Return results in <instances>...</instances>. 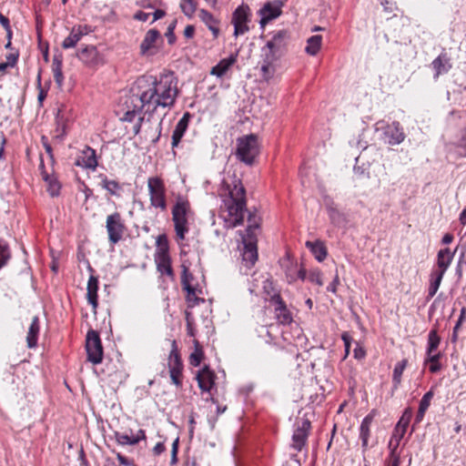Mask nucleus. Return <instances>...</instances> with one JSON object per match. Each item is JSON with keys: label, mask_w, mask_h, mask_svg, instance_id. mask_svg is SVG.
I'll return each mask as SVG.
<instances>
[{"label": "nucleus", "mask_w": 466, "mask_h": 466, "mask_svg": "<svg viewBox=\"0 0 466 466\" xmlns=\"http://www.w3.org/2000/svg\"><path fill=\"white\" fill-rule=\"evenodd\" d=\"M177 96V80L173 73H163L158 77L141 76L131 87V95L126 101L127 111L121 119L132 122L142 111L152 115L158 107H171Z\"/></svg>", "instance_id": "1"}, {"label": "nucleus", "mask_w": 466, "mask_h": 466, "mask_svg": "<svg viewBox=\"0 0 466 466\" xmlns=\"http://www.w3.org/2000/svg\"><path fill=\"white\" fill-rule=\"evenodd\" d=\"M228 198L224 199V205L228 211L233 227L243 223L246 209V190L239 179L235 178L228 185Z\"/></svg>", "instance_id": "2"}, {"label": "nucleus", "mask_w": 466, "mask_h": 466, "mask_svg": "<svg viewBox=\"0 0 466 466\" xmlns=\"http://www.w3.org/2000/svg\"><path fill=\"white\" fill-rule=\"evenodd\" d=\"M259 227V219L256 215L249 214L248 227L242 235V259L248 267H252L258 260L257 231Z\"/></svg>", "instance_id": "3"}, {"label": "nucleus", "mask_w": 466, "mask_h": 466, "mask_svg": "<svg viewBox=\"0 0 466 466\" xmlns=\"http://www.w3.org/2000/svg\"><path fill=\"white\" fill-rule=\"evenodd\" d=\"M287 32L279 31L261 48L259 63L278 65L286 46Z\"/></svg>", "instance_id": "4"}, {"label": "nucleus", "mask_w": 466, "mask_h": 466, "mask_svg": "<svg viewBox=\"0 0 466 466\" xmlns=\"http://www.w3.org/2000/svg\"><path fill=\"white\" fill-rule=\"evenodd\" d=\"M260 151L258 138L256 135L250 134L238 138L237 158L247 166L254 165Z\"/></svg>", "instance_id": "5"}, {"label": "nucleus", "mask_w": 466, "mask_h": 466, "mask_svg": "<svg viewBox=\"0 0 466 466\" xmlns=\"http://www.w3.org/2000/svg\"><path fill=\"white\" fill-rule=\"evenodd\" d=\"M190 205L187 200L178 198L172 208V219L174 222L176 236L178 240H184L188 232V216Z\"/></svg>", "instance_id": "6"}, {"label": "nucleus", "mask_w": 466, "mask_h": 466, "mask_svg": "<svg viewBox=\"0 0 466 466\" xmlns=\"http://www.w3.org/2000/svg\"><path fill=\"white\" fill-rule=\"evenodd\" d=\"M375 132H382L383 140L390 146L400 145L405 140L406 135L400 122L393 121L389 124L385 121H378L374 125Z\"/></svg>", "instance_id": "7"}, {"label": "nucleus", "mask_w": 466, "mask_h": 466, "mask_svg": "<svg viewBox=\"0 0 466 466\" xmlns=\"http://www.w3.org/2000/svg\"><path fill=\"white\" fill-rule=\"evenodd\" d=\"M147 188L150 205L161 211L167 209L166 187L164 181L158 177H150L147 179Z\"/></svg>", "instance_id": "8"}, {"label": "nucleus", "mask_w": 466, "mask_h": 466, "mask_svg": "<svg viewBox=\"0 0 466 466\" xmlns=\"http://www.w3.org/2000/svg\"><path fill=\"white\" fill-rule=\"evenodd\" d=\"M86 350L87 360L97 365L103 360V347L99 334L96 330H89L86 338Z\"/></svg>", "instance_id": "9"}, {"label": "nucleus", "mask_w": 466, "mask_h": 466, "mask_svg": "<svg viewBox=\"0 0 466 466\" xmlns=\"http://www.w3.org/2000/svg\"><path fill=\"white\" fill-rule=\"evenodd\" d=\"M251 21V11L248 5L242 4L232 14L234 35L238 37L249 31L248 23Z\"/></svg>", "instance_id": "10"}, {"label": "nucleus", "mask_w": 466, "mask_h": 466, "mask_svg": "<svg viewBox=\"0 0 466 466\" xmlns=\"http://www.w3.org/2000/svg\"><path fill=\"white\" fill-rule=\"evenodd\" d=\"M167 366L172 383L175 384L177 387H180L182 385L181 376L183 364L178 354L175 340L172 341V349L168 356Z\"/></svg>", "instance_id": "11"}, {"label": "nucleus", "mask_w": 466, "mask_h": 466, "mask_svg": "<svg viewBox=\"0 0 466 466\" xmlns=\"http://www.w3.org/2000/svg\"><path fill=\"white\" fill-rule=\"evenodd\" d=\"M77 58L88 67H97L105 64L104 56L97 50L96 46L88 45L81 48Z\"/></svg>", "instance_id": "12"}, {"label": "nucleus", "mask_w": 466, "mask_h": 466, "mask_svg": "<svg viewBox=\"0 0 466 466\" xmlns=\"http://www.w3.org/2000/svg\"><path fill=\"white\" fill-rule=\"evenodd\" d=\"M106 228L111 244L120 241L125 231V225L119 213L115 212L107 216Z\"/></svg>", "instance_id": "13"}, {"label": "nucleus", "mask_w": 466, "mask_h": 466, "mask_svg": "<svg viewBox=\"0 0 466 466\" xmlns=\"http://www.w3.org/2000/svg\"><path fill=\"white\" fill-rule=\"evenodd\" d=\"M92 32H94V28L89 25H74L69 35L62 42L61 46L64 49L74 48L85 35H87Z\"/></svg>", "instance_id": "14"}, {"label": "nucleus", "mask_w": 466, "mask_h": 466, "mask_svg": "<svg viewBox=\"0 0 466 466\" xmlns=\"http://www.w3.org/2000/svg\"><path fill=\"white\" fill-rule=\"evenodd\" d=\"M269 302L274 307L276 319L279 323L287 325L292 322V315L279 293L273 294L269 299Z\"/></svg>", "instance_id": "15"}, {"label": "nucleus", "mask_w": 466, "mask_h": 466, "mask_svg": "<svg viewBox=\"0 0 466 466\" xmlns=\"http://www.w3.org/2000/svg\"><path fill=\"white\" fill-rule=\"evenodd\" d=\"M282 5L283 3L279 0H274L272 2L266 3L258 11V14L260 15V25L264 26L269 21L279 16L281 14Z\"/></svg>", "instance_id": "16"}, {"label": "nucleus", "mask_w": 466, "mask_h": 466, "mask_svg": "<svg viewBox=\"0 0 466 466\" xmlns=\"http://www.w3.org/2000/svg\"><path fill=\"white\" fill-rule=\"evenodd\" d=\"M309 430L310 421L308 419L302 420L298 425L292 435V447L296 451H300L305 446Z\"/></svg>", "instance_id": "17"}, {"label": "nucleus", "mask_w": 466, "mask_h": 466, "mask_svg": "<svg viewBox=\"0 0 466 466\" xmlns=\"http://www.w3.org/2000/svg\"><path fill=\"white\" fill-rule=\"evenodd\" d=\"M160 38V33L157 29H150L147 32L140 44V53L143 56L155 54L157 41Z\"/></svg>", "instance_id": "18"}, {"label": "nucleus", "mask_w": 466, "mask_h": 466, "mask_svg": "<svg viewBox=\"0 0 466 466\" xmlns=\"http://www.w3.org/2000/svg\"><path fill=\"white\" fill-rule=\"evenodd\" d=\"M215 377L214 372L208 366L201 369L196 377L199 389L202 391L210 392L215 384Z\"/></svg>", "instance_id": "19"}, {"label": "nucleus", "mask_w": 466, "mask_h": 466, "mask_svg": "<svg viewBox=\"0 0 466 466\" xmlns=\"http://www.w3.org/2000/svg\"><path fill=\"white\" fill-rule=\"evenodd\" d=\"M190 118L191 114L189 112H186L179 119V121L177 123L172 134V148H175L179 145L181 138L183 137L188 127Z\"/></svg>", "instance_id": "20"}, {"label": "nucleus", "mask_w": 466, "mask_h": 466, "mask_svg": "<svg viewBox=\"0 0 466 466\" xmlns=\"http://www.w3.org/2000/svg\"><path fill=\"white\" fill-rule=\"evenodd\" d=\"M455 252L456 250L451 251L449 248L440 249L437 254V269L433 271L445 274L453 260Z\"/></svg>", "instance_id": "21"}, {"label": "nucleus", "mask_w": 466, "mask_h": 466, "mask_svg": "<svg viewBox=\"0 0 466 466\" xmlns=\"http://www.w3.org/2000/svg\"><path fill=\"white\" fill-rule=\"evenodd\" d=\"M236 62L237 55H230L228 57L221 59L215 66L211 68L210 75L221 78L228 72V70Z\"/></svg>", "instance_id": "22"}, {"label": "nucleus", "mask_w": 466, "mask_h": 466, "mask_svg": "<svg viewBox=\"0 0 466 466\" xmlns=\"http://www.w3.org/2000/svg\"><path fill=\"white\" fill-rule=\"evenodd\" d=\"M156 263L157 270L167 276H173V270L171 268V260L168 252L162 248V251H158L156 256Z\"/></svg>", "instance_id": "23"}, {"label": "nucleus", "mask_w": 466, "mask_h": 466, "mask_svg": "<svg viewBox=\"0 0 466 466\" xmlns=\"http://www.w3.org/2000/svg\"><path fill=\"white\" fill-rule=\"evenodd\" d=\"M198 16L200 20L211 31L213 36L217 38L219 35V20L206 9H200L198 12Z\"/></svg>", "instance_id": "24"}, {"label": "nucleus", "mask_w": 466, "mask_h": 466, "mask_svg": "<svg viewBox=\"0 0 466 466\" xmlns=\"http://www.w3.org/2000/svg\"><path fill=\"white\" fill-rule=\"evenodd\" d=\"M115 438L119 445L126 446L138 443L141 440L146 438V435L143 430H139L136 435L115 432Z\"/></svg>", "instance_id": "25"}, {"label": "nucleus", "mask_w": 466, "mask_h": 466, "mask_svg": "<svg viewBox=\"0 0 466 466\" xmlns=\"http://www.w3.org/2000/svg\"><path fill=\"white\" fill-rule=\"evenodd\" d=\"M373 421V415L368 414L361 421L360 427V439L364 451L368 449L369 439L370 436V426Z\"/></svg>", "instance_id": "26"}, {"label": "nucleus", "mask_w": 466, "mask_h": 466, "mask_svg": "<svg viewBox=\"0 0 466 466\" xmlns=\"http://www.w3.org/2000/svg\"><path fill=\"white\" fill-rule=\"evenodd\" d=\"M97 290H98V279L96 277L91 275L87 281L86 287V299L89 304L92 305L93 309L97 307Z\"/></svg>", "instance_id": "27"}, {"label": "nucleus", "mask_w": 466, "mask_h": 466, "mask_svg": "<svg viewBox=\"0 0 466 466\" xmlns=\"http://www.w3.org/2000/svg\"><path fill=\"white\" fill-rule=\"evenodd\" d=\"M39 331H40L39 318L37 316H35L32 319L30 326H29L27 336H26V343H27L28 348L32 349V348L36 347Z\"/></svg>", "instance_id": "28"}, {"label": "nucleus", "mask_w": 466, "mask_h": 466, "mask_svg": "<svg viewBox=\"0 0 466 466\" xmlns=\"http://www.w3.org/2000/svg\"><path fill=\"white\" fill-rule=\"evenodd\" d=\"M306 247L310 250L319 262L323 261L327 258V248L322 241H307Z\"/></svg>", "instance_id": "29"}, {"label": "nucleus", "mask_w": 466, "mask_h": 466, "mask_svg": "<svg viewBox=\"0 0 466 466\" xmlns=\"http://www.w3.org/2000/svg\"><path fill=\"white\" fill-rule=\"evenodd\" d=\"M78 163L86 168L95 170L97 167L96 151L86 147V148L83 150L81 159L78 160Z\"/></svg>", "instance_id": "30"}, {"label": "nucleus", "mask_w": 466, "mask_h": 466, "mask_svg": "<svg viewBox=\"0 0 466 466\" xmlns=\"http://www.w3.org/2000/svg\"><path fill=\"white\" fill-rule=\"evenodd\" d=\"M63 62L61 56H55L52 61V72L54 76V79L56 84L59 88L63 86L64 84V75L62 71Z\"/></svg>", "instance_id": "31"}, {"label": "nucleus", "mask_w": 466, "mask_h": 466, "mask_svg": "<svg viewBox=\"0 0 466 466\" xmlns=\"http://www.w3.org/2000/svg\"><path fill=\"white\" fill-rule=\"evenodd\" d=\"M431 66L435 71V77L447 73L451 67L449 59L445 56H439L435 58L431 63Z\"/></svg>", "instance_id": "32"}, {"label": "nucleus", "mask_w": 466, "mask_h": 466, "mask_svg": "<svg viewBox=\"0 0 466 466\" xmlns=\"http://www.w3.org/2000/svg\"><path fill=\"white\" fill-rule=\"evenodd\" d=\"M407 365H408L407 360H402L395 365L394 370H393V374H392V382H393L394 390L399 388V386L401 382L402 373H403L404 370L406 369Z\"/></svg>", "instance_id": "33"}, {"label": "nucleus", "mask_w": 466, "mask_h": 466, "mask_svg": "<svg viewBox=\"0 0 466 466\" xmlns=\"http://www.w3.org/2000/svg\"><path fill=\"white\" fill-rule=\"evenodd\" d=\"M322 37L320 35H312L307 41L305 51L310 56H315L320 49Z\"/></svg>", "instance_id": "34"}, {"label": "nucleus", "mask_w": 466, "mask_h": 466, "mask_svg": "<svg viewBox=\"0 0 466 466\" xmlns=\"http://www.w3.org/2000/svg\"><path fill=\"white\" fill-rule=\"evenodd\" d=\"M44 180L47 183V191L51 197H57L60 192V184L56 177H53L46 174L45 171L42 172Z\"/></svg>", "instance_id": "35"}, {"label": "nucleus", "mask_w": 466, "mask_h": 466, "mask_svg": "<svg viewBox=\"0 0 466 466\" xmlns=\"http://www.w3.org/2000/svg\"><path fill=\"white\" fill-rule=\"evenodd\" d=\"M259 65L262 79L266 82L272 80L275 77L278 65L265 63H259Z\"/></svg>", "instance_id": "36"}, {"label": "nucleus", "mask_w": 466, "mask_h": 466, "mask_svg": "<svg viewBox=\"0 0 466 466\" xmlns=\"http://www.w3.org/2000/svg\"><path fill=\"white\" fill-rule=\"evenodd\" d=\"M11 256L8 243L5 239L0 238V269L7 265Z\"/></svg>", "instance_id": "37"}, {"label": "nucleus", "mask_w": 466, "mask_h": 466, "mask_svg": "<svg viewBox=\"0 0 466 466\" xmlns=\"http://www.w3.org/2000/svg\"><path fill=\"white\" fill-rule=\"evenodd\" d=\"M412 418V410L410 408H407L401 417L400 418L399 421L397 422L395 426V430L402 431L403 432H406L407 428L410 422V420Z\"/></svg>", "instance_id": "38"}, {"label": "nucleus", "mask_w": 466, "mask_h": 466, "mask_svg": "<svg viewBox=\"0 0 466 466\" xmlns=\"http://www.w3.org/2000/svg\"><path fill=\"white\" fill-rule=\"evenodd\" d=\"M101 186L111 195L118 196L121 189V186L116 180H109L106 177L101 181Z\"/></svg>", "instance_id": "39"}, {"label": "nucleus", "mask_w": 466, "mask_h": 466, "mask_svg": "<svg viewBox=\"0 0 466 466\" xmlns=\"http://www.w3.org/2000/svg\"><path fill=\"white\" fill-rule=\"evenodd\" d=\"M441 339L436 329H431L428 335L427 353L435 352L440 345Z\"/></svg>", "instance_id": "40"}, {"label": "nucleus", "mask_w": 466, "mask_h": 466, "mask_svg": "<svg viewBox=\"0 0 466 466\" xmlns=\"http://www.w3.org/2000/svg\"><path fill=\"white\" fill-rule=\"evenodd\" d=\"M285 267V273L289 283H292L297 280V269L298 264L288 260Z\"/></svg>", "instance_id": "41"}, {"label": "nucleus", "mask_w": 466, "mask_h": 466, "mask_svg": "<svg viewBox=\"0 0 466 466\" xmlns=\"http://www.w3.org/2000/svg\"><path fill=\"white\" fill-rule=\"evenodd\" d=\"M406 432H403L402 431L399 430H393L392 435L390 437V440L389 441L388 447L389 450H397L400 445V441L403 439Z\"/></svg>", "instance_id": "42"}, {"label": "nucleus", "mask_w": 466, "mask_h": 466, "mask_svg": "<svg viewBox=\"0 0 466 466\" xmlns=\"http://www.w3.org/2000/svg\"><path fill=\"white\" fill-rule=\"evenodd\" d=\"M180 7L185 15L192 17L197 9V5L193 0H182Z\"/></svg>", "instance_id": "43"}, {"label": "nucleus", "mask_w": 466, "mask_h": 466, "mask_svg": "<svg viewBox=\"0 0 466 466\" xmlns=\"http://www.w3.org/2000/svg\"><path fill=\"white\" fill-rule=\"evenodd\" d=\"M328 213L331 222L334 225L339 226L344 221L343 215L337 208L333 207H329Z\"/></svg>", "instance_id": "44"}, {"label": "nucleus", "mask_w": 466, "mask_h": 466, "mask_svg": "<svg viewBox=\"0 0 466 466\" xmlns=\"http://www.w3.org/2000/svg\"><path fill=\"white\" fill-rule=\"evenodd\" d=\"M308 279L318 286L323 285L322 274L319 269L311 270L308 276Z\"/></svg>", "instance_id": "45"}, {"label": "nucleus", "mask_w": 466, "mask_h": 466, "mask_svg": "<svg viewBox=\"0 0 466 466\" xmlns=\"http://www.w3.org/2000/svg\"><path fill=\"white\" fill-rule=\"evenodd\" d=\"M432 398H433L432 390H429L428 392H426L420 401L419 409H421V410H427L431 404Z\"/></svg>", "instance_id": "46"}, {"label": "nucleus", "mask_w": 466, "mask_h": 466, "mask_svg": "<svg viewBox=\"0 0 466 466\" xmlns=\"http://www.w3.org/2000/svg\"><path fill=\"white\" fill-rule=\"evenodd\" d=\"M443 276H444V274H442L441 272H436V271L432 270V272L431 274L430 285L431 287H434L435 289H439L441 280L443 279Z\"/></svg>", "instance_id": "47"}, {"label": "nucleus", "mask_w": 466, "mask_h": 466, "mask_svg": "<svg viewBox=\"0 0 466 466\" xmlns=\"http://www.w3.org/2000/svg\"><path fill=\"white\" fill-rule=\"evenodd\" d=\"M465 318H466V309L462 308L461 309L460 317H459V319L457 320V323H456V325H455V327L453 329V333H452V339L453 340L457 339L458 329L461 327V325L464 322Z\"/></svg>", "instance_id": "48"}, {"label": "nucleus", "mask_w": 466, "mask_h": 466, "mask_svg": "<svg viewBox=\"0 0 466 466\" xmlns=\"http://www.w3.org/2000/svg\"><path fill=\"white\" fill-rule=\"evenodd\" d=\"M154 124H155L154 129H155L156 136H155V137L152 138V142L156 143L158 141V139L161 136L162 117L157 116V117L154 118Z\"/></svg>", "instance_id": "49"}, {"label": "nucleus", "mask_w": 466, "mask_h": 466, "mask_svg": "<svg viewBox=\"0 0 466 466\" xmlns=\"http://www.w3.org/2000/svg\"><path fill=\"white\" fill-rule=\"evenodd\" d=\"M341 339L343 340L344 346H345L344 359H346L348 357V355L350 354L352 338L350 336V334L348 332H343L341 335Z\"/></svg>", "instance_id": "50"}, {"label": "nucleus", "mask_w": 466, "mask_h": 466, "mask_svg": "<svg viewBox=\"0 0 466 466\" xmlns=\"http://www.w3.org/2000/svg\"><path fill=\"white\" fill-rule=\"evenodd\" d=\"M390 466H400V454L397 450H390Z\"/></svg>", "instance_id": "51"}, {"label": "nucleus", "mask_w": 466, "mask_h": 466, "mask_svg": "<svg viewBox=\"0 0 466 466\" xmlns=\"http://www.w3.org/2000/svg\"><path fill=\"white\" fill-rule=\"evenodd\" d=\"M176 27V21H173L167 27V30L166 32V36L167 38V41L170 45H172L175 40H176V37H175V35H174V29Z\"/></svg>", "instance_id": "52"}, {"label": "nucleus", "mask_w": 466, "mask_h": 466, "mask_svg": "<svg viewBox=\"0 0 466 466\" xmlns=\"http://www.w3.org/2000/svg\"><path fill=\"white\" fill-rule=\"evenodd\" d=\"M202 358V353L200 351L196 350L190 355V364L197 367L200 364Z\"/></svg>", "instance_id": "53"}, {"label": "nucleus", "mask_w": 466, "mask_h": 466, "mask_svg": "<svg viewBox=\"0 0 466 466\" xmlns=\"http://www.w3.org/2000/svg\"><path fill=\"white\" fill-rule=\"evenodd\" d=\"M18 60V53H10L5 56V62L10 67H14Z\"/></svg>", "instance_id": "54"}, {"label": "nucleus", "mask_w": 466, "mask_h": 466, "mask_svg": "<svg viewBox=\"0 0 466 466\" xmlns=\"http://www.w3.org/2000/svg\"><path fill=\"white\" fill-rule=\"evenodd\" d=\"M157 243L159 251H162V248H165L167 250V252H168L167 239L165 235H160L157 238Z\"/></svg>", "instance_id": "55"}, {"label": "nucleus", "mask_w": 466, "mask_h": 466, "mask_svg": "<svg viewBox=\"0 0 466 466\" xmlns=\"http://www.w3.org/2000/svg\"><path fill=\"white\" fill-rule=\"evenodd\" d=\"M41 142H42V145H43L46 152L49 155L50 157H53L52 147L49 144L47 137L45 136H42Z\"/></svg>", "instance_id": "56"}, {"label": "nucleus", "mask_w": 466, "mask_h": 466, "mask_svg": "<svg viewBox=\"0 0 466 466\" xmlns=\"http://www.w3.org/2000/svg\"><path fill=\"white\" fill-rule=\"evenodd\" d=\"M353 353H354V358L357 360H362L366 355L364 349L362 347H360V345H357V347L354 349Z\"/></svg>", "instance_id": "57"}, {"label": "nucleus", "mask_w": 466, "mask_h": 466, "mask_svg": "<svg viewBox=\"0 0 466 466\" xmlns=\"http://www.w3.org/2000/svg\"><path fill=\"white\" fill-rule=\"evenodd\" d=\"M150 16V14L149 13H145L143 11H138L137 12L135 15H134V18L136 20H138V21H141V22H146L148 20Z\"/></svg>", "instance_id": "58"}, {"label": "nucleus", "mask_w": 466, "mask_h": 466, "mask_svg": "<svg viewBox=\"0 0 466 466\" xmlns=\"http://www.w3.org/2000/svg\"><path fill=\"white\" fill-rule=\"evenodd\" d=\"M57 125H58V126H57V129H56V131H57L59 134H57V135L55 137V138H56V139H59L60 141H62V140H63V138H64V137L66 136V126H65V124L60 125L59 123H58Z\"/></svg>", "instance_id": "59"}, {"label": "nucleus", "mask_w": 466, "mask_h": 466, "mask_svg": "<svg viewBox=\"0 0 466 466\" xmlns=\"http://www.w3.org/2000/svg\"><path fill=\"white\" fill-rule=\"evenodd\" d=\"M440 357H441V354L437 353L436 351L435 352L427 353V360H426V361H428L430 363L439 362Z\"/></svg>", "instance_id": "60"}, {"label": "nucleus", "mask_w": 466, "mask_h": 466, "mask_svg": "<svg viewBox=\"0 0 466 466\" xmlns=\"http://www.w3.org/2000/svg\"><path fill=\"white\" fill-rule=\"evenodd\" d=\"M339 276L336 274L333 281L327 287V290L332 293H335L337 290V286L339 285Z\"/></svg>", "instance_id": "61"}, {"label": "nucleus", "mask_w": 466, "mask_h": 466, "mask_svg": "<svg viewBox=\"0 0 466 466\" xmlns=\"http://www.w3.org/2000/svg\"><path fill=\"white\" fill-rule=\"evenodd\" d=\"M195 34V27L192 25H188L186 26L184 30V35L187 38H192Z\"/></svg>", "instance_id": "62"}, {"label": "nucleus", "mask_w": 466, "mask_h": 466, "mask_svg": "<svg viewBox=\"0 0 466 466\" xmlns=\"http://www.w3.org/2000/svg\"><path fill=\"white\" fill-rule=\"evenodd\" d=\"M0 24L3 25L5 30L11 28L9 19L0 13Z\"/></svg>", "instance_id": "63"}, {"label": "nucleus", "mask_w": 466, "mask_h": 466, "mask_svg": "<svg viewBox=\"0 0 466 466\" xmlns=\"http://www.w3.org/2000/svg\"><path fill=\"white\" fill-rule=\"evenodd\" d=\"M153 451H154V453H155L156 455H159V454H161V453L165 451V445H164V443H162V442H157V443L155 445V447H154Z\"/></svg>", "instance_id": "64"}]
</instances>
